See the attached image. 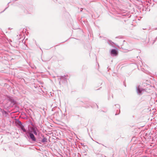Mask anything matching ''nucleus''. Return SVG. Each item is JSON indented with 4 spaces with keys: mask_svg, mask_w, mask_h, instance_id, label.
<instances>
[{
    "mask_svg": "<svg viewBox=\"0 0 157 157\" xmlns=\"http://www.w3.org/2000/svg\"><path fill=\"white\" fill-rule=\"evenodd\" d=\"M110 54L112 56H116L117 54V50L115 49H113L111 50Z\"/></svg>",
    "mask_w": 157,
    "mask_h": 157,
    "instance_id": "obj_4",
    "label": "nucleus"
},
{
    "mask_svg": "<svg viewBox=\"0 0 157 157\" xmlns=\"http://www.w3.org/2000/svg\"><path fill=\"white\" fill-rule=\"evenodd\" d=\"M97 108H98V105H97Z\"/></svg>",
    "mask_w": 157,
    "mask_h": 157,
    "instance_id": "obj_22",
    "label": "nucleus"
},
{
    "mask_svg": "<svg viewBox=\"0 0 157 157\" xmlns=\"http://www.w3.org/2000/svg\"><path fill=\"white\" fill-rule=\"evenodd\" d=\"M115 106L118 109H119V113H116L115 115H118L120 112V106L119 104H116L115 105Z\"/></svg>",
    "mask_w": 157,
    "mask_h": 157,
    "instance_id": "obj_12",
    "label": "nucleus"
},
{
    "mask_svg": "<svg viewBox=\"0 0 157 157\" xmlns=\"http://www.w3.org/2000/svg\"><path fill=\"white\" fill-rule=\"evenodd\" d=\"M89 106H90L89 105H87L86 106H84V107H85L86 108H89Z\"/></svg>",
    "mask_w": 157,
    "mask_h": 157,
    "instance_id": "obj_18",
    "label": "nucleus"
},
{
    "mask_svg": "<svg viewBox=\"0 0 157 157\" xmlns=\"http://www.w3.org/2000/svg\"><path fill=\"white\" fill-rule=\"evenodd\" d=\"M102 111L103 112H104V111Z\"/></svg>",
    "mask_w": 157,
    "mask_h": 157,
    "instance_id": "obj_27",
    "label": "nucleus"
},
{
    "mask_svg": "<svg viewBox=\"0 0 157 157\" xmlns=\"http://www.w3.org/2000/svg\"><path fill=\"white\" fill-rule=\"evenodd\" d=\"M107 43L113 47L114 46V43L112 42L111 40H108L107 41Z\"/></svg>",
    "mask_w": 157,
    "mask_h": 157,
    "instance_id": "obj_10",
    "label": "nucleus"
},
{
    "mask_svg": "<svg viewBox=\"0 0 157 157\" xmlns=\"http://www.w3.org/2000/svg\"><path fill=\"white\" fill-rule=\"evenodd\" d=\"M7 100L10 102V105L8 106L12 107L13 106L17 104V102L14 99L11 97L9 96H7Z\"/></svg>",
    "mask_w": 157,
    "mask_h": 157,
    "instance_id": "obj_1",
    "label": "nucleus"
},
{
    "mask_svg": "<svg viewBox=\"0 0 157 157\" xmlns=\"http://www.w3.org/2000/svg\"><path fill=\"white\" fill-rule=\"evenodd\" d=\"M112 98H113V95H112Z\"/></svg>",
    "mask_w": 157,
    "mask_h": 157,
    "instance_id": "obj_23",
    "label": "nucleus"
},
{
    "mask_svg": "<svg viewBox=\"0 0 157 157\" xmlns=\"http://www.w3.org/2000/svg\"><path fill=\"white\" fill-rule=\"evenodd\" d=\"M122 16L123 17H122L123 18H124V17H127V14H123L122 15Z\"/></svg>",
    "mask_w": 157,
    "mask_h": 157,
    "instance_id": "obj_15",
    "label": "nucleus"
},
{
    "mask_svg": "<svg viewBox=\"0 0 157 157\" xmlns=\"http://www.w3.org/2000/svg\"><path fill=\"white\" fill-rule=\"evenodd\" d=\"M2 112L3 115H6L7 114V112L4 110H3Z\"/></svg>",
    "mask_w": 157,
    "mask_h": 157,
    "instance_id": "obj_13",
    "label": "nucleus"
},
{
    "mask_svg": "<svg viewBox=\"0 0 157 157\" xmlns=\"http://www.w3.org/2000/svg\"><path fill=\"white\" fill-rule=\"evenodd\" d=\"M19 128H20L21 129V130L24 132H25V133H26V132H27L26 131V129H25L24 126L22 125H21L20 126H19L18 127Z\"/></svg>",
    "mask_w": 157,
    "mask_h": 157,
    "instance_id": "obj_11",
    "label": "nucleus"
},
{
    "mask_svg": "<svg viewBox=\"0 0 157 157\" xmlns=\"http://www.w3.org/2000/svg\"><path fill=\"white\" fill-rule=\"evenodd\" d=\"M157 39V36L155 38V40H154V41L152 43V44H153L155 42V41H156V40Z\"/></svg>",
    "mask_w": 157,
    "mask_h": 157,
    "instance_id": "obj_17",
    "label": "nucleus"
},
{
    "mask_svg": "<svg viewBox=\"0 0 157 157\" xmlns=\"http://www.w3.org/2000/svg\"><path fill=\"white\" fill-rule=\"evenodd\" d=\"M15 124H16V125L18 127L22 125L21 122L19 121V119H15Z\"/></svg>",
    "mask_w": 157,
    "mask_h": 157,
    "instance_id": "obj_5",
    "label": "nucleus"
},
{
    "mask_svg": "<svg viewBox=\"0 0 157 157\" xmlns=\"http://www.w3.org/2000/svg\"><path fill=\"white\" fill-rule=\"evenodd\" d=\"M41 140L42 138L40 136H38V137L36 139V140L35 141V142L41 144Z\"/></svg>",
    "mask_w": 157,
    "mask_h": 157,
    "instance_id": "obj_9",
    "label": "nucleus"
},
{
    "mask_svg": "<svg viewBox=\"0 0 157 157\" xmlns=\"http://www.w3.org/2000/svg\"><path fill=\"white\" fill-rule=\"evenodd\" d=\"M87 102H88V103H89V101H87Z\"/></svg>",
    "mask_w": 157,
    "mask_h": 157,
    "instance_id": "obj_21",
    "label": "nucleus"
},
{
    "mask_svg": "<svg viewBox=\"0 0 157 157\" xmlns=\"http://www.w3.org/2000/svg\"><path fill=\"white\" fill-rule=\"evenodd\" d=\"M41 59H42V61H43V62H46V61H49V59L48 60H44L42 59V58H41Z\"/></svg>",
    "mask_w": 157,
    "mask_h": 157,
    "instance_id": "obj_16",
    "label": "nucleus"
},
{
    "mask_svg": "<svg viewBox=\"0 0 157 157\" xmlns=\"http://www.w3.org/2000/svg\"><path fill=\"white\" fill-rule=\"evenodd\" d=\"M118 37H116V38H118Z\"/></svg>",
    "mask_w": 157,
    "mask_h": 157,
    "instance_id": "obj_26",
    "label": "nucleus"
},
{
    "mask_svg": "<svg viewBox=\"0 0 157 157\" xmlns=\"http://www.w3.org/2000/svg\"><path fill=\"white\" fill-rule=\"evenodd\" d=\"M137 50V51H138V53H140V52H141V51H140V50Z\"/></svg>",
    "mask_w": 157,
    "mask_h": 157,
    "instance_id": "obj_19",
    "label": "nucleus"
},
{
    "mask_svg": "<svg viewBox=\"0 0 157 157\" xmlns=\"http://www.w3.org/2000/svg\"><path fill=\"white\" fill-rule=\"evenodd\" d=\"M10 3V2H9V3H8V4H7V5L8 6V7H6V8L5 9V10H4L3 11H2L1 12V13H2V12H4V11H5V10H6V9L8 8V7H9V5H8V4H9V3Z\"/></svg>",
    "mask_w": 157,
    "mask_h": 157,
    "instance_id": "obj_14",
    "label": "nucleus"
},
{
    "mask_svg": "<svg viewBox=\"0 0 157 157\" xmlns=\"http://www.w3.org/2000/svg\"><path fill=\"white\" fill-rule=\"evenodd\" d=\"M38 131V129L36 128H34L32 129V130L30 132L31 133L33 132L36 135H37V132Z\"/></svg>",
    "mask_w": 157,
    "mask_h": 157,
    "instance_id": "obj_6",
    "label": "nucleus"
},
{
    "mask_svg": "<svg viewBox=\"0 0 157 157\" xmlns=\"http://www.w3.org/2000/svg\"><path fill=\"white\" fill-rule=\"evenodd\" d=\"M130 17V16H129L128 17V18H129V17Z\"/></svg>",
    "mask_w": 157,
    "mask_h": 157,
    "instance_id": "obj_24",
    "label": "nucleus"
},
{
    "mask_svg": "<svg viewBox=\"0 0 157 157\" xmlns=\"http://www.w3.org/2000/svg\"><path fill=\"white\" fill-rule=\"evenodd\" d=\"M26 134L29 139L31 140L32 142H35L36 140V138L32 133L27 131L26 132Z\"/></svg>",
    "mask_w": 157,
    "mask_h": 157,
    "instance_id": "obj_2",
    "label": "nucleus"
},
{
    "mask_svg": "<svg viewBox=\"0 0 157 157\" xmlns=\"http://www.w3.org/2000/svg\"><path fill=\"white\" fill-rule=\"evenodd\" d=\"M157 29V28H155V30H156V29Z\"/></svg>",
    "mask_w": 157,
    "mask_h": 157,
    "instance_id": "obj_20",
    "label": "nucleus"
},
{
    "mask_svg": "<svg viewBox=\"0 0 157 157\" xmlns=\"http://www.w3.org/2000/svg\"><path fill=\"white\" fill-rule=\"evenodd\" d=\"M41 136L43 138H42V140H41V144L42 143H46L47 142V139L43 134H41Z\"/></svg>",
    "mask_w": 157,
    "mask_h": 157,
    "instance_id": "obj_7",
    "label": "nucleus"
},
{
    "mask_svg": "<svg viewBox=\"0 0 157 157\" xmlns=\"http://www.w3.org/2000/svg\"><path fill=\"white\" fill-rule=\"evenodd\" d=\"M108 100H109V97H108Z\"/></svg>",
    "mask_w": 157,
    "mask_h": 157,
    "instance_id": "obj_25",
    "label": "nucleus"
},
{
    "mask_svg": "<svg viewBox=\"0 0 157 157\" xmlns=\"http://www.w3.org/2000/svg\"><path fill=\"white\" fill-rule=\"evenodd\" d=\"M136 91L138 94L142 95L143 92L145 91V89L142 88L139 85L136 87Z\"/></svg>",
    "mask_w": 157,
    "mask_h": 157,
    "instance_id": "obj_3",
    "label": "nucleus"
},
{
    "mask_svg": "<svg viewBox=\"0 0 157 157\" xmlns=\"http://www.w3.org/2000/svg\"><path fill=\"white\" fill-rule=\"evenodd\" d=\"M60 79L63 82H67V78L66 77V76H61L60 78Z\"/></svg>",
    "mask_w": 157,
    "mask_h": 157,
    "instance_id": "obj_8",
    "label": "nucleus"
}]
</instances>
